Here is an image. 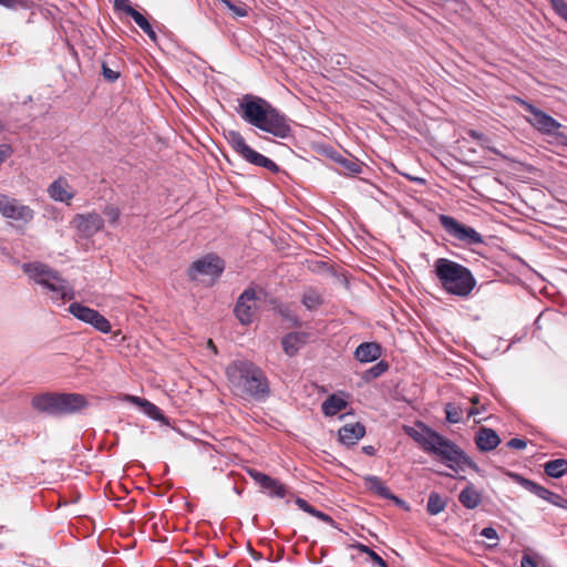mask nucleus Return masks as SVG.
Segmentation results:
<instances>
[{
    "mask_svg": "<svg viewBox=\"0 0 567 567\" xmlns=\"http://www.w3.org/2000/svg\"><path fill=\"white\" fill-rule=\"evenodd\" d=\"M416 426L419 430L408 427V435L419 443L426 453L434 455L439 462L455 473L465 472L467 468L477 470L476 464L454 442L422 422H417Z\"/></svg>",
    "mask_w": 567,
    "mask_h": 567,
    "instance_id": "f257e3e1",
    "label": "nucleus"
},
{
    "mask_svg": "<svg viewBox=\"0 0 567 567\" xmlns=\"http://www.w3.org/2000/svg\"><path fill=\"white\" fill-rule=\"evenodd\" d=\"M237 113L251 126L275 137L282 140L292 137L289 118L260 96L244 95L239 101Z\"/></svg>",
    "mask_w": 567,
    "mask_h": 567,
    "instance_id": "f03ea898",
    "label": "nucleus"
},
{
    "mask_svg": "<svg viewBox=\"0 0 567 567\" xmlns=\"http://www.w3.org/2000/svg\"><path fill=\"white\" fill-rule=\"evenodd\" d=\"M231 390L238 395L265 402L271 394L265 371L249 360H234L226 368Z\"/></svg>",
    "mask_w": 567,
    "mask_h": 567,
    "instance_id": "7ed1b4c3",
    "label": "nucleus"
},
{
    "mask_svg": "<svg viewBox=\"0 0 567 567\" xmlns=\"http://www.w3.org/2000/svg\"><path fill=\"white\" fill-rule=\"evenodd\" d=\"M22 271L30 280L50 291L51 299L54 302L72 300L75 298L73 287L54 268L41 261L24 262L21 266Z\"/></svg>",
    "mask_w": 567,
    "mask_h": 567,
    "instance_id": "20e7f679",
    "label": "nucleus"
},
{
    "mask_svg": "<svg viewBox=\"0 0 567 567\" xmlns=\"http://www.w3.org/2000/svg\"><path fill=\"white\" fill-rule=\"evenodd\" d=\"M433 267L442 288L450 295L466 297L475 287L476 281L471 270L456 261L437 258Z\"/></svg>",
    "mask_w": 567,
    "mask_h": 567,
    "instance_id": "39448f33",
    "label": "nucleus"
},
{
    "mask_svg": "<svg viewBox=\"0 0 567 567\" xmlns=\"http://www.w3.org/2000/svg\"><path fill=\"white\" fill-rule=\"evenodd\" d=\"M34 410L51 416H62L76 413L86 408L87 401L80 393L47 392L32 398Z\"/></svg>",
    "mask_w": 567,
    "mask_h": 567,
    "instance_id": "423d86ee",
    "label": "nucleus"
},
{
    "mask_svg": "<svg viewBox=\"0 0 567 567\" xmlns=\"http://www.w3.org/2000/svg\"><path fill=\"white\" fill-rule=\"evenodd\" d=\"M439 221L454 246H473L483 243V237L478 231L450 215H439Z\"/></svg>",
    "mask_w": 567,
    "mask_h": 567,
    "instance_id": "0eeeda50",
    "label": "nucleus"
},
{
    "mask_svg": "<svg viewBox=\"0 0 567 567\" xmlns=\"http://www.w3.org/2000/svg\"><path fill=\"white\" fill-rule=\"evenodd\" d=\"M226 264L223 258L212 252L192 262L188 268V277L192 280H198L202 277H209L213 281L218 279L224 272Z\"/></svg>",
    "mask_w": 567,
    "mask_h": 567,
    "instance_id": "6e6552de",
    "label": "nucleus"
},
{
    "mask_svg": "<svg viewBox=\"0 0 567 567\" xmlns=\"http://www.w3.org/2000/svg\"><path fill=\"white\" fill-rule=\"evenodd\" d=\"M0 213L4 218L22 225L29 224L34 218V210L30 206L4 194H0Z\"/></svg>",
    "mask_w": 567,
    "mask_h": 567,
    "instance_id": "1a4fd4ad",
    "label": "nucleus"
},
{
    "mask_svg": "<svg viewBox=\"0 0 567 567\" xmlns=\"http://www.w3.org/2000/svg\"><path fill=\"white\" fill-rule=\"evenodd\" d=\"M71 226L80 238L90 239L103 229L104 219L96 212L75 214L71 220Z\"/></svg>",
    "mask_w": 567,
    "mask_h": 567,
    "instance_id": "9d476101",
    "label": "nucleus"
},
{
    "mask_svg": "<svg viewBox=\"0 0 567 567\" xmlns=\"http://www.w3.org/2000/svg\"><path fill=\"white\" fill-rule=\"evenodd\" d=\"M472 406H463L461 403L450 402L445 404V417L449 423L456 424L464 421V414L466 413V420L475 417L485 412V404L481 403L477 395H473L470 400Z\"/></svg>",
    "mask_w": 567,
    "mask_h": 567,
    "instance_id": "9b49d317",
    "label": "nucleus"
},
{
    "mask_svg": "<svg viewBox=\"0 0 567 567\" xmlns=\"http://www.w3.org/2000/svg\"><path fill=\"white\" fill-rule=\"evenodd\" d=\"M526 110L530 114V117L528 118L529 123L544 134H554L561 126V124L553 116L548 115L532 104H527Z\"/></svg>",
    "mask_w": 567,
    "mask_h": 567,
    "instance_id": "f8f14e48",
    "label": "nucleus"
},
{
    "mask_svg": "<svg viewBox=\"0 0 567 567\" xmlns=\"http://www.w3.org/2000/svg\"><path fill=\"white\" fill-rule=\"evenodd\" d=\"M256 299L257 295L254 288L245 289L238 297L234 308V313L241 324L248 326L252 322L254 310L248 302L255 301Z\"/></svg>",
    "mask_w": 567,
    "mask_h": 567,
    "instance_id": "ddd939ff",
    "label": "nucleus"
},
{
    "mask_svg": "<svg viewBox=\"0 0 567 567\" xmlns=\"http://www.w3.org/2000/svg\"><path fill=\"white\" fill-rule=\"evenodd\" d=\"M502 480L507 484H509L511 482L515 483L522 486L526 492L534 494L536 496H558L557 494L546 489L545 487L538 485L537 483L528 478H524L517 474L504 472Z\"/></svg>",
    "mask_w": 567,
    "mask_h": 567,
    "instance_id": "4468645a",
    "label": "nucleus"
},
{
    "mask_svg": "<svg viewBox=\"0 0 567 567\" xmlns=\"http://www.w3.org/2000/svg\"><path fill=\"white\" fill-rule=\"evenodd\" d=\"M248 474L254 482L262 488V492H269L271 496H285L286 489L282 484L267 474L257 470H249Z\"/></svg>",
    "mask_w": 567,
    "mask_h": 567,
    "instance_id": "2eb2a0df",
    "label": "nucleus"
},
{
    "mask_svg": "<svg viewBox=\"0 0 567 567\" xmlns=\"http://www.w3.org/2000/svg\"><path fill=\"white\" fill-rule=\"evenodd\" d=\"M354 358L361 363H370L377 361L382 355V347L378 342H362L354 353Z\"/></svg>",
    "mask_w": 567,
    "mask_h": 567,
    "instance_id": "dca6fc26",
    "label": "nucleus"
},
{
    "mask_svg": "<svg viewBox=\"0 0 567 567\" xmlns=\"http://www.w3.org/2000/svg\"><path fill=\"white\" fill-rule=\"evenodd\" d=\"M339 440L344 445H354L365 434L363 424L357 422L354 424H346L338 431Z\"/></svg>",
    "mask_w": 567,
    "mask_h": 567,
    "instance_id": "f3484780",
    "label": "nucleus"
},
{
    "mask_svg": "<svg viewBox=\"0 0 567 567\" xmlns=\"http://www.w3.org/2000/svg\"><path fill=\"white\" fill-rule=\"evenodd\" d=\"M66 188L68 182L64 178L60 177L50 184L48 188V194L53 200L65 203L69 205L72 198L74 197V194L72 192H69Z\"/></svg>",
    "mask_w": 567,
    "mask_h": 567,
    "instance_id": "a211bd4d",
    "label": "nucleus"
},
{
    "mask_svg": "<svg viewBox=\"0 0 567 567\" xmlns=\"http://www.w3.org/2000/svg\"><path fill=\"white\" fill-rule=\"evenodd\" d=\"M308 334L306 332H289L281 339V346L285 353L293 357L300 347L306 343Z\"/></svg>",
    "mask_w": 567,
    "mask_h": 567,
    "instance_id": "6ab92c4d",
    "label": "nucleus"
},
{
    "mask_svg": "<svg viewBox=\"0 0 567 567\" xmlns=\"http://www.w3.org/2000/svg\"><path fill=\"white\" fill-rule=\"evenodd\" d=\"M475 444L483 452L496 449V431L489 427H480L475 434Z\"/></svg>",
    "mask_w": 567,
    "mask_h": 567,
    "instance_id": "aec40b11",
    "label": "nucleus"
},
{
    "mask_svg": "<svg viewBox=\"0 0 567 567\" xmlns=\"http://www.w3.org/2000/svg\"><path fill=\"white\" fill-rule=\"evenodd\" d=\"M296 504L298 507L308 513L309 515L320 519L321 522L329 524L331 527L340 529L338 523L328 514L322 511L317 509L315 506L309 504L306 498H296Z\"/></svg>",
    "mask_w": 567,
    "mask_h": 567,
    "instance_id": "412c9836",
    "label": "nucleus"
},
{
    "mask_svg": "<svg viewBox=\"0 0 567 567\" xmlns=\"http://www.w3.org/2000/svg\"><path fill=\"white\" fill-rule=\"evenodd\" d=\"M347 405V400L333 393L323 401L321 410L326 416H334L337 413L344 410Z\"/></svg>",
    "mask_w": 567,
    "mask_h": 567,
    "instance_id": "4be33fe9",
    "label": "nucleus"
},
{
    "mask_svg": "<svg viewBox=\"0 0 567 567\" xmlns=\"http://www.w3.org/2000/svg\"><path fill=\"white\" fill-rule=\"evenodd\" d=\"M300 301L302 306L309 311L317 310L324 302L322 295L313 287H308L305 289Z\"/></svg>",
    "mask_w": 567,
    "mask_h": 567,
    "instance_id": "5701e85b",
    "label": "nucleus"
},
{
    "mask_svg": "<svg viewBox=\"0 0 567 567\" xmlns=\"http://www.w3.org/2000/svg\"><path fill=\"white\" fill-rule=\"evenodd\" d=\"M132 401L140 405L142 409H143V412L151 419L155 420V421H161V422H164L166 423L167 420L165 417V415L163 414L162 410L155 405L154 403L150 402L148 400L146 399H142V398H138V396H132Z\"/></svg>",
    "mask_w": 567,
    "mask_h": 567,
    "instance_id": "b1692460",
    "label": "nucleus"
},
{
    "mask_svg": "<svg viewBox=\"0 0 567 567\" xmlns=\"http://www.w3.org/2000/svg\"><path fill=\"white\" fill-rule=\"evenodd\" d=\"M337 164L340 166L337 172L346 176H357L362 173V163L357 158H348L343 155L340 156Z\"/></svg>",
    "mask_w": 567,
    "mask_h": 567,
    "instance_id": "393cba45",
    "label": "nucleus"
},
{
    "mask_svg": "<svg viewBox=\"0 0 567 567\" xmlns=\"http://www.w3.org/2000/svg\"><path fill=\"white\" fill-rule=\"evenodd\" d=\"M364 487L368 492L375 494L377 496H395L378 476L370 475L364 477Z\"/></svg>",
    "mask_w": 567,
    "mask_h": 567,
    "instance_id": "a878e982",
    "label": "nucleus"
},
{
    "mask_svg": "<svg viewBox=\"0 0 567 567\" xmlns=\"http://www.w3.org/2000/svg\"><path fill=\"white\" fill-rule=\"evenodd\" d=\"M227 142L233 147V150L243 158L244 155L248 152L250 146L246 143L244 136L238 132L230 130L226 134Z\"/></svg>",
    "mask_w": 567,
    "mask_h": 567,
    "instance_id": "bb28decb",
    "label": "nucleus"
},
{
    "mask_svg": "<svg viewBox=\"0 0 567 567\" xmlns=\"http://www.w3.org/2000/svg\"><path fill=\"white\" fill-rule=\"evenodd\" d=\"M68 310L73 317H75L78 320L86 324L91 321L92 317L97 312V310L84 306L78 301L72 302L69 306Z\"/></svg>",
    "mask_w": 567,
    "mask_h": 567,
    "instance_id": "cd10ccee",
    "label": "nucleus"
},
{
    "mask_svg": "<svg viewBox=\"0 0 567 567\" xmlns=\"http://www.w3.org/2000/svg\"><path fill=\"white\" fill-rule=\"evenodd\" d=\"M544 471L549 477L559 478L567 472V461L565 458L551 460L545 463Z\"/></svg>",
    "mask_w": 567,
    "mask_h": 567,
    "instance_id": "c85d7f7f",
    "label": "nucleus"
},
{
    "mask_svg": "<svg viewBox=\"0 0 567 567\" xmlns=\"http://www.w3.org/2000/svg\"><path fill=\"white\" fill-rule=\"evenodd\" d=\"M388 370L389 363L384 360H380L379 362H377L374 365H372L362 373V380L365 382H371L380 378Z\"/></svg>",
    "mask_w": 567,
    "mask_h": 567,
    "instance_id": "c756f323",
    "label": "nucleus"
},
{
    "mask_svg": "<svg viewBox=\"0 0 567 567\" xmlns=\"http://www.w3.org/2000/svg\"><path fill=\"white\" fill-rule=\"evenodd\" d=\"M352 547L355 548L358 551L365 554L374 566L389 567L388 563L367 545L357 543Z\"/></svg>",
    "mask_w": 567,
    "mask_h": 567,
    "instance_id": "7c9ffc66",
    "label": "nucleus"
},
{
    "mask_svg": "<svg viewBox=\"0 0 567 567\" xmlns=\"http://www.w3.org/2000/svg\"><path fill=\"white\" fill-rule=\"evenodd\" d=\"M280 317L288 321L295 328H301L302 321L297 313L287 305H281L277 309Z\"/></svg>",
    "mask_w": 567,
    "mask_h": 567,
    "instance_id": "2f4dec72",
    "label": "nucleus"
},
{
    "mask_svg": "<svg viewBox=\"0 0 567 567\" xmlns=\"http://www.w3.org/2000/svg\"><path fill=\"white\" fill-rule=\"evenodd\" d=\"M87 324L92 326L96 331L101 333L106 334L112 331L111 322L99 311L92 317Z\"/></svg>",
    "mask_w": 567,
    "mask_h": 567,
    "instance_id": "473e14b6",
    "label": "nucleus"
},
{
    "mask_svg": "<svg viewBox=\"0 0 567 567\" xmlns=\"http://www.w3.org/2000/svg\"><path fill=\"white\" fill-rule=\"evenodd\" d=\"M133 20L150 37L151 40H157V35L153 27L141 12H138L136 16H133Z\"/></svg>",
    "mask_w": 567,
    "mask_h": 567,
    "instance_id": "72a5a7b5",
    "label": "nucleus"
},
{
    "mask_svg": "<svg viewBox=\"0 0 567 567\" xmlns=\"http://www.w3.org/2000/svg\"><path fill=\"white\" fill-rule=\"evenodd\" d=\"M0 6L10 10H29L33 6L32 0H0Z\"/></svg>",
    "mask_w": 567,
    "mask_h": 567,
    "instance_id": "f704fd0d",
    "label": "nucleus"
},
{
    "mask_svg": "<svg viewBox=\"0 0 567 567\" xmlns=\"http://www.w3.org/2000/svg\"><path fill=\"white\" fill-rule=\"evenodd\" d=\"M447 506L445 498H429L426 511L430 515H437Z\"/></svg>",
    "mask_w": 567,
    "mask_h": 567,
    "instance_id": "c9c22d12",
    "label": "nucleus"
},
{
    "mask_svg": "<svg viewBox=\"0 0 567 567\" xmlns=\"http://www.w3.org/2000/svg\"><path fill=\"white\" fill-rule=\"evenodd\" d=\"M266 156L258 153L257 151L252 150L251 147L248 150V152L244 155L243 159L248 162L249 164H252L255 166H262V163L265 161Z\"/></svg>",
    "mask_w": 567,
    "mask_h": 567,
    "instance_id": "e433bc0d",
    "label": "nucleus"
},
{
    "mask_svg": "<svg viewBox=\"0 0 567 567\" xmlns=\"http://www.w3.org/2000/svg\"><path fill=\"white\" fill-rule=\"evenodd\" d=\"M468 134L472 138L476 140L482 146L491 150L493 153H496V148L491 145L492 141L485 134L475 130H471Z\"/></svg>",
    "mask_w": 567,
    "mask_h": 567,
    "instance_id": "4c0bfd02",
    "label": "nucleus"
},
{
    "mask_svg": "<svg viewBox=\"0 0 567 567\" xmlns=\"http://www.w3.org/2000/svg\"><path fill=\"white\" fill-rule=\"evenodd\" d=\"M114 9L125 12L132 19L140 12L131 6L130 0H114Z\"/></svg>",
    "mask_w": 567,
    "mask_h": 567,
    "instance_id": "58836bf2",
    "label": "nucleus"
},
{
    "mask_svg": "<svg viewBox=\"0 0 567 567\" xmlns=\"http://www.w3.org/2000/svg\"><path fill=\"white\" fill-rule=\"evenodd\" d=\"M319 154L324 156L326 158L331 159L333 163L337 164L338 159L342 155L339 153L336 148H333L330 145H321L318 150Z\"/></svg>",
    "mask_w": 567,
    "mask_h": 567,
    "instance_id": "ea45409f",
    "label": "nucleus"
},
{
    "mask_svg": "<svg viewBox=\"0 0 567 567\" xmlns=\"http://www.w3.org/2000/svg\"><path fill=\"white\" fill-rule=\"evenodd\" d=\"M104 216L109 219V223L115 225L118 223L121 212L116 206L107 205L103 209Z\"/></svg>",
    "mask_w": 567,
    "mask_h": 567,
    "instance_id": "a19ab883",
    "label": "nucleus"
},
{
    "mask_svg": "<svg viewBox=\"0 0 567 567\" xmlns=\"http://www.w3.org/2000/svg\"><path fill=\"white\" fill-rule=\"evenodd\" d=\"M555 12L567 22V1L549 0Z\"/></svg>",
    "mask_w": 567,
    "mask_h": 567,
    "instance_id": "79ce46f5",
    "label": "nucleus"
},
{
    "mask_svg": "<svg viewBox=\"0 0 567 567\" xmlns=\"http://www.w3.org/2000/svg\"><path fill=\"white\" fill-rule=\"evenodd\" d=\"M219 1L221 3H224L237 17L243 18V17H246L248 13L245 4L236 6L230 0H219Z\"/></svg>",
    "mask_w": 567,
    "mask_h": 567,
    "instance_id": "37998d69",
    "label": "nucleus"
},
{
    "mask_svg": "<svg viewBox=\"0 0 567 567\" xmlns=\"http://www.w3.org/2000/svg\"><path fill=\"white\" fill-rule=\"evenodd\" d=\"M79 498H71L69 501V498H58L56 501H52L51 503H45L44 505L49 508V509H59L61 508L62 506H66V505H70V504H75L78 502Z\"/></svg>",
    "mask_w": 567,
    "mask_h": 567,
    "instance_id": "c03bdc74",
    "label": "nucleus"
},
{
    "mask_svg": "<svg viewBox=\"0 0 567 567\" xmlns=\"http://www.w3.org/2000/svg\"><path fill=\"white\" fill-rule=\"evenodd\" d=\"M102 75L107 82L114 83L120 78V72L112 70L106 63H103Z\"/></svg>",
    "mask_w": 567,
    "mask_h": 567,
    "instance_id": "a18cd8bd",
    "label": "nucleus"
},
{
    "mask_svg": "<svg viewBox=\"0 0 567 567\" xmlns=\"http://www.w3.org/2000/svg\"><path fill=\"white\" fill-rule=\"evenodd\" d=\"M527 445V442L523 439H512L509 440L507 443H506V446L509 447V449H515V450H523L525 449Z\"/></svg>",
    "mask_w": 567,
    "mask_h": 567,
    "instance_id": "49530a36",
    "label": "nucleus"
},
{
    "mask_svg": "<svg viewBox=\"0 0 567 567\" xmlns=\"http://www.w3.org/2000/svg\"><path fill=\"white\" fill-rule=\"evenodd\" d=\"M12 152V147L9 144L0 145V165L11 156Z\"/></svg>",
    "mask_w": 567,
    "mask_h": 567,
    "instance_id": "de8ad7c7",
    "label": "nucleus"
},
{
    "mask_svg": "<svg viewBox=\"0 0 567 567\" xmlns=\"http://www.w3.org/2000/svg\"><path fill=\"white\" fill-rule=\"evenodd\" d=\"M520 567H538V563L529 554H524L522 557Z\"/></svg>",
    "mask_w": 567,
    "mask_h": 567,
    "instance_id": "09e8293b",
    "label": "nucleus"
},
{
    "mask_svg": "<svg viewBox=\"0 0 567 567\" xmlns=\"http://www.w3.org/2000/svg\"><path fill=\"white\" fill-rule=\"evenodd\" d=\"M261 167H264L275 174L280 171L279 166L272 159H270L268 157L265 158Z\"/></svg>",
    "mask_w": 567,
    "mask_h": 567,
    "instance_id": "8fccbe9b",
    "label": "nucleus"
},
{
    "mask_svg": "<svg viewBox=\"0 0 567 567\" xmlns=\"http://www.w3.org/2000/svg\"><path fill=\"white\" fill-rule=\"evenodd\" d=\"M389 499L391 501V503L394 506H396L405 512L411 511L410 505L408 504V502L404 498H389Z\"/></svg>",
    "mask_w": 567,
    "mask_h": 567,
    "instance_id": "3c124183",
    "label": "nucleus"
},
{
    "mask_svg": "<svg viewBox=\"0 0 567 567\" xmlns=\"http://www.w3.org/2000/svg\"><path fill=\"white\" fill-rule=\"evenodd\" d=\"M463 505L467 508H475L480 505L481 498H460Z\"/></svg>",
    "mask_w": 567,
    "mask_h": 567,
    "instance_id": "603ef678",
    "label": "nucleus"
},
{
    "mask_svg": "<svg viewBox=\"0 0 567 567\" xmlns=\"http://www.w3.org/2000/svg\"><path fill=\"white\" fill-rule=\"evenodd\" d=\"M362 452L369 456H373L377 453V449L372 445L362 446Z\"/></svg>",
    "mask_w": 567,
    "mask_h": 567,
    "instance_id": "864d4df0",
    "label": "nucleus"
},
{
    "mask_svg": "<svg viewBox=\"0 0 567 567\" xmlns=\"http://www.w3.org/2000/svg\"><path fill=\"white\" fill-rule=\"evenodd\" d=\"M482 535H484L487 538H494L496 537V529L492 527L484 528Z\"/></svg>",
    "mask_w": 567,
    "mask_h": 567,
    "instance_id": "5fc2aeb1",
    "label": "nucleus"
},
{
    "mask_svg": "<svg viewBox=\"0 0 567 567\" xmlns=\"http://www.w3.org/2000/svg\"><path fill=\"white\" fill-rule=\"evenodd\" d=\"M511 230L506 224L498 223V233L508 234Z\"/></svg>",
    "mask_w": 567,
    "mask_h": 567,
    "instance_id": "6e6d98bb",
    "label": "nucleus"
},
{
    "mask_svg": "<svg viewBox=\"0 0 567 567\" xmlns=\"http://www.w3.org/2000/svg\"><path fill=\"white\" fill-rule=\"evenodd\" d=\"M559 502H553L557 506L567 508V498H557Z\"/></svg>",
    "mask_w": 567,
    "mask_h": 567,
    "instance_id": "4d7b16f0",
    "label": "nucleus"
},
{
    "mask_svg": "<svg viewBox=\"0 0 567 567\" xmlns=\"http://www.w3.org/2000/svg\"><path fill=\"white\" fill-rule=\"evenodd\" d=\"M458 496L461 497H464V496H472L471 493H470V489L468 488H464L461 491V493L458 494Z\"/></svg>",
    "mask_w": 567,
    "mask_h": 567,
    "instance_id": "13d9d810",
    "label": "nucleus"
},
{
    "mask_svg": "<svg viewBox=\"0 0 567 567\" xmlns=\"http://www.w3.org/2000/svg\"><path fill=\"white\" fill-rule=\"evenodd\" d=\"M135 503V499L134 498H128V503L126 504L127 508L125 509L126 512H131L132 511V505Z\"/></svg>",
    "mask_w": 567,
    "mask_h": 567,
    "instance_id": "bf43d9fd",
    "label": "nucleus"
},
{
    "mask_svg": "<svg viewBox=\"0 0 567 567\" xmlns=\"http://www.w3.org/2000/svg\"><path fill=\"white\" fill-rule=\"evenodd\" d=\"M411 181H414V182H419V183H424V179L423 178H419V177H411V176H408Z\"/></svg>",
    "mask_w": 567,
    "mask_h": 567,
    "instance_id": "052dcab7",
    "label": "nucleus"
},
{
    "mask_svg": "<svg viewBox=\"0 0 567 567\" xmlns=\"http://www.w3.org/2000/svg\"><path fill=\"white\" fill-rule=\"evenodd\" d=\"M185 506L187 507V509H188L189 512H192V511H193V508H194L193 504H190L189 502H186V503H185Z\"/></svg>",
    "mask_w": 567,
    "mask_h": 567,
    "instance_id": "680f3d73",
    "label": "nucleus"
},
{
    "mask_svg": "<svg viewBox=\"0 0 567 567\" xmlns=\"http://www.w3.org/2000/svg\"><path fill=\"white\" fill-rule=\"evenodd\" d=\"M209 349H213L215 352H217L216 347L214 346L213 341H208Z\"/></svg>",
    "mask_w": 567,
    "mask_h": 567,
    "instance_id": "e2e57ef3",
    "label": "nucleus"
},
{
    "mask_svg": "<svg viewBox=\"0 0 567 567\" xmlns=\"http://www.w3.org/2000/svg\"><path fill=\"white\" fill-rule=\"evenodd\" d=\"M6 128L4 123L0 120V133H2Z\"/></svg>",
    "mask_w": 567,
    "mask_h": 567,
    "instance_id": "0e129e2a",
    "label": "nucleus"
},
{
    "mask_svg": "<svg viewBox=\"0 0 567 567\" xmlns=\"http://www.w3.org/2000/svg\"><path fill=\"white\" fill-rule=\"evenodd\" d=\"M515 261L517 264L525 265V262L520 258H518V257H515Z\"/></svg>",
    "mask_w": 567,
    "mask_h": 567,
    "instance_id": "69168bd1",
    "label": "nucleus"
},
{
    "mask_svg": "<svg viewBox=\"0 0 567 567\" xmlns=\"http://www.w3.org/2000/svg\"><path fill=\"white\" fill-rule=\"evenodd\" d=\"M429 496L434 497V496H439V494L435 492H432Z\"/></svg>",
    "mask_w": 567,
    "mask_h": 567,
    "instance_id": "338daca9",
    "label": "nucleus"
},
{
    "mask_svg": "<svg viewBox=\"0 0 567 567\" xmlns=\"http://www.w3.org/2000/svg\"><path fill=\"white\" fill-rule=\"evenodd\" d=\"M498 250L505 251V249L498 244Z\"/></svg>",
    "mask_w": 567,
    "mask_h": 567,
    "instance_id": "774afa93",
    "label": "nucleus"
}]
</instances>
